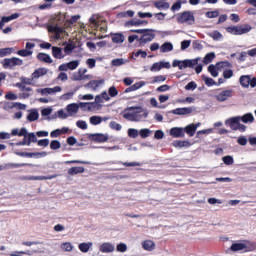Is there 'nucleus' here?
Returning a JSON list of instances; mask_svg holds the SVG:
<instances>
[{
  "instance_id": "40",
  "label": "nucleus",
  "mask_w": 256,
  "mask_h": 256,
  "mask_svg": "<svg viewBox=\"0 0 256 256\" xmlns=\"http://www.w3.org/2000/svg\"><path fill=\"white\" fill-rule=\"evenodd\" d=\"M17 55L20 57H30L31 55H33V51L27 49L18 50Z\"/></svg>"
},
{
  "instance_id": "54",
  "label": "nucleus",
  "mask_w": 256,
  "mask_h": 256,
  "mask_svg": "<svg viewBox=\"0 0 256 256\" xmlns=\"http://www.w3.org/2000/svg\"><path fill=\"white\" fill-rule=\"evenodd\" d=\"M143 23H144V21H142V20H137V21L131 20V21L126 22V23L124 24V26H126V27H130V26H140V25H142Z\"/></svg>"
},
{
  "instance_id": "2",
  "label": "nucleus",
  "mask_w": 256,
  "mask_h": 256,
  "mask_svg": "<svg viewBox=\"0 0 256 256\" xmlns=\"http://www.w3.org/2000/svg\"><path fill=\"white\" fill-rule=\"evenodd\" d=\"M141 109H142L141 107H136V106L127 107L123 111V118L131 122H139L140 120H142V118H147V116L149 115L148 112H144L142 116L139 114L140 111H136ZM132 111H136V112H132Z\"/></svg>"
},
{
  "instance_id": "64",
  "label": "nucleus",
  "mask_w": 256,
  "mask_h": 256,
  "mask_svg": "<svg viewBox=\"0 0 256 256\" xmlns=\"http://www.w3.org/2000/svg\"><path fill=\"white\" fill-rule=\"evenodd\" d=\"M161 69H163L159 62H155L153 66L150 67L151 72H159Z\"/></svg>"
},
{
  "instance_id": "1",
  "label": "nucleus",
  "mask_w": 256,
  "mask_h": 256,
  "mask_svg": "<svg viewBox=\"0 0 256 256\" xmlns=\"http://www.w3.org/2000/svg\"><path fill=\"white\" fill-rule=\"evenodd\" d=\"M256 250V242L250 240H239L234 242L230 246V251L239 252L243 251V253L253 252Z\"/></svg>"
},
{
  "instance_id": "11",
  "label": "nucleus",
  "mask_w": 256,
  "mask_h": 256,
  "mask_svg": "<svg viewBox=\"0 0 256 256\" xmlns=\"http://www.w3.org/2000/svg\"><path fill=\"white\" fill-rule=\"evenodd\" d=\"M194 107L175 108L174 110L168 111L172 115H189L194 112Z\"/></svg>"
},
{
  "instance_id": "43",
  "label": "nucleus",
  "mask_w": 256,
  "mask_h": 256,
  "mask_svg": "<svg viewBox=\"0 0 256 256\" xmlns=\"http://www.w3.org/2000/svg\"><path fill=\"white\" fill-rule=\"evenodd\" d=\"M107 94L110 96V98H115L119 95V92L115 86H110L109 90L107 91Z\"/></svg>"
},
{
  "instance_id": "61",
  "label": "nucleus",
  "mask_w": 256,
  "mask_h": 256,
  "mask_svg": "<svg viewBox=\"0 0 256 256\" xmlns=\"http://www.w3.org/2000/svg\"><path fill=\"white\" fill-rule=\"evenodd\" d=\"M61 249L66 251V252H71L72 251V244L70 242L62 243Z\"/></svg>"
},
{
  "instance_id": "47",
  "label": "nucleus",
  "mask_w": 256,
  "mask_h": 256,
  "mask_svg": "<svg viewBox=\"0 0 256 256\" xmlns=\"http://www.w3.org/2000/svg\"><path fill=\"white\" fill-rule=\"evenodd\" d=\"M205 16L208 19H216L219 17V11L218 10L208 11V12H206Z\"/></svg>"
},
{
  "instance_id": "31",
  "label": "nucleus",
  "mask_w": 256,
  "mask_h": 256,
  "mask_svg": "<svg viewBox=\"0 0 256 256\" xmlns=\"http://www.w3.org/2000/svg\"><path fill=\"white\" fill-rule=\"evenodd\" d=\"M88 79H91V75L89 74L74 73V75L72 76V80L74 81H84Z\"/></svg>"
},
{
  "instance_id": "59",
  "label": "nucleus",
  "mask_w": 256,
  "mask_h": 256,
  "mask_svg": "<svg viewBox=\"0 0 256 256\" xmlns=\"http://www.w3.org/2000/svg\"><path fill=\"white\" fill-rule=\"evenodd\" d=\"M116 251L117 252H121V253H125L127 251V246L125 243H120V244H117L116 246Z\"/></svg>"
},
{
  "instance_id": "28",
  "label": "nucleus",
  "mask_w": 256,
  "mask_h": 256,
  "mask_svg": "<svg viewBox=\"0 0 256 256\" xmlns=\"http://www.w3.org/2000/svg\"><path fill=\"white\" fill-rule=\"evenodd\" d=\"M141 246L146 251H153L156 247V244L151 240H146V241L141 243Z\"/></svg>"
},
{
  "instance_id": "12",
  "label": "nucleus",
  "mask_w": 256,
  "mask_h": 256,
  "mask_svg": "<svg viewBox=\"0 0 256 256\" xmlns=\"http://www.w3.org/2000/svg\"><path fill=\"white\" fill-rule=\"evenodd\" d=\"M154 38H156V34H154L153 31H150L148 33L143 34L140 38H138V43H140V45H145L153 41Z\"/></svg>"
},
{
  "instance_id": "5",
  "label": "nucleus",
  "mask_w": 256,
  "mask_h": 256,
  "mask_svg": "<svg viewBox=\"0 0 256 256\" xmlns=\"http://www.w3.org/2000/svg\"><path fill=\"white\" fill-rule=\"evenodd\" d=\"M177 22L179 24L194 25L195 17L192 11H184L177 16Z\"/></svg>"
},
{
  "instance_id": "19",
  "label": "nucleus",
  "mask_w": 256,
  "mask_h": 256,
  "mask_svg": "<svg viewBox=\"0 0 256 256\" xmlns=\"http://www.w3.org/2000/svg\"><path fill=\"white\" fill-rule=\"evenodd\" d=\"M16 19H19L18 13L11 14L10 16H3L0 20V30H3L5 23H9L10 21H14Z\"/></svg>"
},
{
  "instance_id": "30",
  "label": "nucleus",
  "mask_w": 256,
  "mask_h": 256,
  "mask_svg": "<svg viewBox=\"0 0 256 256\" xmlns=\"http://www.w3.org/2000/svg\"><path fill=\"white\" fill-rule=\"evenodd\" d=\"M240 121H242L244 124L253 123L255 121V117L252 113H246L240 117Z\"/></svg>"
},
{
  "instance_id": "41",
  "label": "nucleus",
  "mask_w": 256,
  "mask_h": 256,
  "mask_svg": "<svg viewBox=\"0 0 256 256\" xmlns=\"http://www.w3.org/2000/svg\"><path fill=\"white\" fill-rule=\"evenodd\" d=\"M89 122L92 125H99L102 123V117L101 116H92L89 118Z\"/></svg>"
},
{
  "instance_id": "39",
  "label": "nucleus",
  "mask_w": 256,
  "mask_h": 256,
  "mask_svg": "<svg viewBox=\"0 0 256 256\" xmlns=\"http://www.w3.org/2000/svg\"><path fill=\"white\" fill-rule=\"evenodd\" d=\"M92 243H81L78 246V249L82 252V253H87L89 251V249L91 248Z\"/></svg>"
},
{
  "instance_id": "32",
  "label": "nucleus",
  "mask_w": 256,
  "mask_h": 256,
  "mask_svg": "<svg viewBox=\"0 0 256 256\" xmlns=\"http://www.w3.org/2000/svg\"><path fill=\"white\" fill-rule=\"evenodd\" d=\"M171 51H173V44L170 42H165L160 46L161 53L171 52Z\"/></svg>"
},
{
  "instance_id": "60",
  "label": "nucleus",
  "mask_w": 256,
  "mask_h": 256,
  "mask_svg": "<svg viewBox=\"0 0 256 256\" xmlns=\"http://www.w3.org/2000/svg\"><path fill=\"white\" fill-rule=\"evenodd\" d=\"M86 65L89 69H94L96 67V60L94 58H89L86 60Z\"/></svg>"
},
{
  "instance_id": "14",
  "label": "nucleus",
  "mask_w": 256,
  "mask_h": 256,
  "mask_svg": "<svg viewBox=\"0 0 256 256\" xmlns=\"http://www.w3.org/2000/svg\"><path fill=\"white\" fill-rule=\"evenodd\" d=\"M89 140L97 143H105L108 142L109 138L108 135L98 133L89 135Z\"/></svg>"
},
{
  "instance_id": "36",
  "label": "nucleus",
  "mask_w": 256,
  "mask_h": 256,
  "mask_svg": "<svg viewBox=\"0 0 256 256\" xmlns=\"http://www.w3.org/2000/svg\"><path fill=\"white\" fill-rule=\"evenodd\" d=\"M202 80L205 82V85L208 86V87H211V86H217V83L215 82L214 79L212 78H209L205 75H202L201 76Z\"/></svg>"
},
{
  "instance_id": "58",
  "label": "nucleus",
  "mask_w": 256,
  "mask_h": 256,
  "mask_svg": "<svg viewBox=\"0 0 256 256\" xmlns=\"http://www.w3.org/2000/svg\"><path fill=\"white\" fill-rule=\"evenodd\" d=\"M109 126H110V129L112 130H116V131L122 130V126L115 121L110 122Z\"/></svg>"
},
{
  "instance_id": "16",
  "label": "nucleus",
  "mask_w": 256,
  "mask_h": 256,
  "mask_svg": "<svg viewBox=\"0 0 256 256\" xmlns=\"http://www.w3.org/2000/svg\"><path fill=\"white\" fill-rule=\"evenodd\" d=\"M241 117L237 116V117H233V118H229L228 120H226V125H228L230 127V129L236 131L238 130V126L241 125Z\"/></svg>"
},
{
  "instance_id": "27",
  "label": "nucleus",
  "mask_w": 256,
  "mask_h": 256,
  "mask_svg": "<svg viewBox=\"0 0 256 256\" xmlns=\"http://www.w3.org/2000/svg\"><path fill=\"white\" fill-rule=\"evenodd\" d=\"M123 42H125V36L122 33H114L112 35V43L122 44Z\"/></svg>"
},
{
  "instance_id": "57",
  "label": "nucleus",
  "mask_w": 256,
  "mask_h": 256,
  "mask_svg": "<svg viewBox=\"0 0 256 256\" xmlns=\"http://www.w3.org/2000/svg\"><path fill=\"white\" fill-rule=\"evenodd\" d=\"M195 89H197V83L195 82H189L188 84L185 85V90L186 91H194Z\"/></svg>"
},
{
  "instance_id": "56",
  "label": "nucleus",
  "mask_w": 256,
  "mask_h": 256,
  "mask_svg": "<svg viewBox=\"0 0 256 256\" xmlns=\"http://www.w3.org/2000/svg\"><path fill=\"white\" fill-rule=\"evenodd\" d=\"M76 127H78L81 130H87L88 125L87 122H85L84 120H78V122H76Z\"/></svg>"
},
{
  "instance_id": "26",
  "label": "nucleus",
  "mask_w": 256,
  "mask_h": 256,
  "mask_svg": "<svg viewBox=\"0 0 256 256\" xmlns=\"http://www.w3.org/2000/svg\"><path fill=\"white\" fill-rule=\"evenodd\" d=\"M37 59H38V61L44 62L47 64L53 63V60L51 59L50 55L43 53V52H40L37 54Z\"/></svg>"
},
{
  "instance_id": "21",
  "label": "nucleus",
  "mask_w": 256,
  "mask_h": 256,
  "mask_svg": "<svg viewBox=\"0 0 256 256\" xmlns=\"http://www.w3.org/2000/svg\"><path fill=\"white\" fill-rule=\"evenodd\" d=\"M48 74V69L45 67L38 68L31 74V79H38L40 77H44Z\"/></svg>"
},
{
  "instance_id": "7",
  "label": "nucleus",
  "mask_w": 256,
  "mask_h": 256,
  "mask_svg": "<svg viewBox=\"0 0 256 256\" xmlns=\"http://www.w3.org/2000/svg\"><path fill=\"white\" fill-rule=\"evenodd\" d=\"M23 60L19 58H4L2 62L3 69H13L16 66H22Z\"/></svg>"
},
{
  "instance_id": "20",
  "label": "nucleus",
  "mask_w": 256,
  "mask_h": 256,
  "mask_svg": "<svg viewBox=\"0 0 256 256\" xmlns=\"http://www.w3.org/2000/svg\"><path fill=\"white\" fill-rule=\"evenodd\" d=\"M99 251L103 254H109L115 251V246L109 242H105L102 245H100Z\"/></svg>"
},
{
  "instance_id": "17",
  "label": "nucleus",
  "mask_w": 256,
  "mask_h": 256,
  "mask_svg": "<svg viewBox=\"0 0 256 256\" xmlns=\"http://www.w3.org/2000/svg\"><path fill=\"white\" fill-rule=\"evenodd\" d=\"M15 154L18 157H26V158H33V157L39 158L40 156H46V152H15Z\"/></svg>"
},
{
  "instance_id": "29",
  "label": "nucleus",
  "mask_w": 256,
  "mask_h": 256,
  "mask_svg": "<svg viewBox=\"0 0 256 256\" xmlns=\"http://www.w3.org/2000/svg\"><path fill=\"white\" fill-rule=\"evenodd\" d=\"M183 4H187V0H177V2L172 4L171 12L175 13L176 11H180Z\"/></svg>"
},
{
  "instance_id": "44",
  "label": "nucleus",
  "mask_w": 256,
  "mask_h": 256,
  "mask_svg": "<svg viewBox=\"0 0 256 256\" xmlns=\"http://www.w3.org/2000/svg\"><path fill=\"white\" fill-rule=\"evenodd\" d=\"M126 61L124 58H117L112 60V66L113 67H120L122 65H125Z\"/></svg>"
},
{
  "instance_id": "35",
  "label": "nucleus",
  "mask_w": 256,
  "mask_h": 256,
  "mask_svg": "<svg viewBox=\"0 0 256 256\" xmlns=\"http://www.w3.org/2000/svg\"><path fill=\"white\" fill-rule=\"evenodd\" d=\"M62 90L61 86H54V88H45L42 89V93L45 94H52V93H60Z\"/></svg>"
},
{
  "instance_id": "62",
  "label": "nucleus",
  "mask_w": 256,
  "mask_h": 256,
  "mask_svg": "<svg viewBox=\"0 0 256 256\" xmlns=\"http://www.w3.org/2000/svg\"><path fill=\"white\" fill-rule=\"evenodd\" d=\"M35 143H37V145H38L39 147H48V145L50 144V140H48V139H42V140H38V141L35 142Z\"/></svg>"
},
{
  "instance_id": "42",
  "label": "nucleus",
  "mask_w": 256,
  "mask_h": 256,
  "mask_svg": "<svg viewBox=\"0 0 256 256\" xmlns=\"http://www.w3.org/2000/svg\"><path fill=\"white\" fill-rule=\"evenodd\" d=\"M78 110V104H69L68 106H66V111H68V113H78Z\"/></svg>"
},
{
  "instance_id": "46",
  "label": "nucleus",
  "mask_w": 256,
  "mask_h": 256,
  "mask_svg": "<svg viewBox=\"0 0 256 256\" xmlns=\"http://www.w3.org/2000/svg\"><path fill=\"white\" fill-rule=\"evenodd\" d=\"M190 142H188L187 140L184 141H175L174 142V146L175 147H179V148H183V147H190Z\"/></svg>"
},
{
  "instance_id": "3",
  "label": "nucleus",
  "mask_w": 256,
  "mask_h": 256,
  "mask_svg": "<svg viewBox=\"0 0 256 256\" xmlns=\"http://www.w3.org/2000/svg\"><path fill=\"white\" fill-rule=\"evenodd\" d=\"M11 135L18 136V137H24V138H26V142H28L30 144L38 142L36 134L34 132L27 133L26 128H21L20 130L17 128L13 129V130H11Z\"/></svg>"
},
{
  "instance_id": "24",
  "label": "nucleus",
  "mask_w": 256,
  "mask_h": 256,
  "mask_svg": "<svg viewBox=\"0 0 256 256\" xmlns=\"http://www.w3.org/2000/svg\"><path fill=\"white\" fill-rule=\"evenodd\" d=\"M104 83H105V80L103 79L91 80L90 82H88V84H86V86L89 87L90 89L96 90Z\"/></svg>"
},
{
  "instance_id": "23",
  "label": "nucleus",
  "mask_w": 256,
  "mask_h": 256,
  "mask_svg": "<svg viewBox=\"0 0 256 256\" xmlns=\"http://www.w3.org/2000/svg\"><path fill=\"white\" fill-rule=\"evenodd\" d=\"M51 50H52V57H54L55 59H63L64 58L62 48L52 46Z\"/></svg>"
},
{
  "instance_id": "8",
  "label": "nucleus",
  "mask_w": 256,
  "mask_h": 256,
  "mask_svg": "<svg viewBox=\"0 0 256 256\" xmlns=\"http://www.w3.org/2000/svg\"><path fill=\"white\" fill-rule=\"evenodd\" d=\"M79 66V60H73L68 63H64L59 65L58 71L59 72H67V71H74Z\"/></svg>"
},
{
  "instance_id": "48",
  "label": "nucleus",
  "mask_w": 256,
  "mask_h": 256,
  "mask_svg": "<svg viewBox=\"0 0 256 256\" xmlns=\"http://www.w3.org/2000/svg\"><path fill=\"white\" fill-rule=\"evenodd\" d=\"M209 37L213 40H221L223 38L222 34L219 31L210 32Z\"/></svg>"
},
{
  "instance_id": "63",
  "label": "nucleus",
  "mask_w": 256,
  "mask_h": 256,
  "mask_svg": "<svg viewBox=\"0 0 256 256\" xmlns=\"http://www.w3.org/2000/svg\"><path fill=\"white\" fill-rule=\"evenodd\" d=\"M222 161L225 165L231 166L233 164V157L232 156H225L222 158Z\"/></svg>"
},
{
  "instance_id": "37",
  "label": "nucleus",
  "mask_w": 256,
  "mask_h": 256,
  "mask_svg": "<svg viewBox=\"0 0 256 256\" xmlns=\"http://www.w3.org/2000/svg\"><path fill=\"white\" fill-rule=\"evenodd\" d=\"M184 132L189 135V137H193L195 132H197L196 126H186L184 129Z\"/></svg>"
},
{
  "instance_id": "52",
  "label": "nucleus",
  "mask_w": 256,
  "mask_h": 256,
  "mask_svg": "<svg viewBox=\"0 0 256 256\" xmlns=\"http://www.w3.org/2000/svg\"><path fill=\"white\" fill-rule=\"evenodd\" d=\"M167 77L164 75H158L153 78V81H151V84L161 83L166 81Z\"/></svg>"
},
{
  "instance_id": "55",
  "label": "nucleus",
  "mask_w": 256,
  "mask_h": 256,
  "mask_svg": "<svg viewBox=\"0 0 256 256\" xmlns=\"http://www.w3.org/2000/svg\"><path fill=\"white\" fill-rule=\"evenodd\" d=\"M119 16L122 18H126V17L132 18L133 16H135V11H132V10L124 11L122 13H119Z\"/></svg>"
},
{
  "instance_id": "13",
  "label": "nucleus",
  "mask_w": 256,
  "mask_h": 256,
  "mask_svg": "<svg viewBox=\"0 0 256 256\" xmlns=\"http://www.w3.org/2000/svg\"><path fill=\"white\" fill-rule=\"evenodd\" d=\"M48 31L54 34V40H61L65 33L64 28L58 26H51L50 29H48Z\"/></svg>"
},
{
  "instance_id": "51",
  "label": "nucleus",
  "mask_w": 256,
  "mask_h": 256,
  "mask_svg": "<svg viewBox=\"0 0 256 256\" xmlns=\"http://www.w3.org/2000/svg\"><path fill=\"white\" fill-rule=\"evenodd\" d=\"M49 145L51 150H59L61 148V143L58 140H52Z\"/></svg>"
},
{
  "instance_id": "6",
  "label": "nucleus",
  "mask_w": 256,
  "mask_h": 256,
  "mask_svg": "<svg viewBox=\"0 0 256 256\" xmlns=\"http://www.w3.org/2000/svg\"><path fill=\"white\" fill-rule=\"evenodd\" d=\"M198 65V58L192 60H174L172 61V67H178L179 70H183L186 68L193 69Z\"/></svg>"
},
{
  "instance_id": "50",
  "label": "nucleus",
  "mask_w": 256,
  "mask_h": 256,
  "mask_svg": "<svg viewBox=\"0 0 256 256\" xmlns=\"http://www.w3.org/2000/svg\"><path fill=\"white\" fill-rule=\"evenodd\" d=\"M117 164H122L124 167H140L142 165L139 162H117Z\"/></svg>"
},
{
  "instance_id": "34",
  "label": "nucleus",
  "mask_w": 256,
  "mask_h": 256,
  "mask_svg": "<svg viewBox=\"0 0 256 256\" xmlns=\"http://www.w3.org/2000/svg\"><path fill=\"white\" fill-rule=\"evenodd\" d=\"M28 122H34L36 120H39V112L37 110H31L30 114L27 116Z\"/></svg>"
},
{
  "instance_id": "49",
  "label": "nucleus",
  "mask_w": 256,
  "mask_h": 256,
  "mask_svg": "<svg viewBox=\"0 0 256 256\" xmlns=\"http://www.w3.org/2000/svg\"><path fill=\"white\" fill-rule=\"evenodd\" d=\"M139 135L141 138L146 139L151 135V131L148 128H144L139 131Z\"/></svg>"
},
{
  "instance_id": "9",
  "label": "nucleus",
  "mask_w": 256,
  "mask_h": 256,
  "mask_svg": "<svg viewBox=\"0 0 256 256\" xmlns=\"http://www.w3.org/2000/svg\"><path fill=\"white\" fill-rule=\"evenodd\" d=\"M229 62H218L216 65H209L208 72L212 75L213 78L218 77V69H222L223 67H228Z\"/></svg>"
},
{
  "instance_id": "33",
  "label": "nucleus",
  "mask_w": 256,
  "mask_h": 256,
  "mask_svg": "<svg viewBox=\"0 0 256 256\" xmlns=\"http://www.w3.org/2000/svg\"><path fill=\"white\" fill-rule=\"evenodd\" d=\"M251 80H252V78H250L249 75H244V76L240 77V85H242L243 88H249V84H250Z\"/></svg>"
},
{
  "instance_id": "38",
  "label": "nucleus",
  "mask_w": 256,
  "mask_h": 256,
  "mask_svg": "<svg viewBox=\"0 0 256 256\" xmlns=\"http://www.w3.org/2000/svg\"><path fill=\"white\" fill-rule=\"evenodd\" d=\"M215 59V53L214 52H209L208 54L205 55V58H203V64L208 65Z\"/></svg>"
},
{
  "instance_id": "53",
  "label": "nucleus",
  "mask_w": 256,
  "mask_h": 256,
  "mask_svg": "<svg viewBox=\"0 0 256 256\" xmlns=\"http://www.w3.org/2000/svg\"><path fill=\"white\" fill-rule=\"evenodd\" d=\"M127 135L133 139H136L139 136V131L135 128H130L129 131H127Z\"/></svg>"
},
{
  "instance_id": "25",
  "label": "nucleus",
  "mask_w": 256,
  "mask_h": 256,
  "mask_svg": "<svg viewBox=\"0 0 256 256\" xmlns=\"http://www.w3.org/2000/svg\"><path fill=\"white\" fill-rule=\"evenodd\" d=\"M170 135L174 138H180V137H184L185 133L183 128L174 127V128H171Z\"/></svg>"
},
{
  "instance_id": "10",
  "label": "nucleus",
  "mask_w": 256,
  "mask_h": 256,
  "mask_svg": "<svg viewBox=\"0 0 256 256\" xmlns=\"http://www.w3.org/2000/svg\"><path fill=\"white\" fill-rule=\"evenodd\" d=\"M58 175H49V176H23L24 181H46L57 178Z\"/></svg>"
},
{
  "instance_id": "45",
  "label": "nucleus",
  "mask_w": 256,
  "mask_h": 256,
  "mask_svg": "<svg viewBox=\"0 0 256 256\" xmlns=\"http://www.w3.org/2000/svg\"><path fill=\"white\" fill-rule=\"evenodd\" d=\"M12 51H13L12 48H2V49H0V58L11 55Z\"/></svg>"
},
{
  "instance_id": "15",
  "label": "nucleus",
  "mask_w": 256,
  "mask_h": 256,
  "mask_svg": "<svg viewBox=\"0 0 256 256\" xmlns=\"http://www.w3.org/2000/svg\"><path fill=\"white\" fill-rule=\"evenodd\" d=\"M232 96H233V90L229 89V90L222 91L218 95H216V100L219 102H225Z\"/></svg>"
},
{
  "instance_id": "4",
  "label": "nucleus",
  "mask_w": 256,
  "mask_h": 256,
  "mask_svg": "<svg viewBox=\"0 0 256 256\" xmlns=\"http://www.w3.org/2000/svg\"><path fill=\"white\" fill-rule=\"evenodd\" d=\"M250 31H252V26H250L249 24L226 27V32L235 36L244 35L246 33H249Z\"/></svg>"
},
{
  "instance_id": "22",
  "label": "nucleus",
  "mask_w": 256,
  "mask_h": 256,
  "mask_svg": "<svg viewBox=\"0 0 256 256\" xmlns=\"http://www.w3.org/2000/svg\"><path fill=\"white\" fill-rule=\"evenodd\" d=\"M85 168L84 166H74L68 169L69 176H75L78 174H84Z\"/></svg>"
},
{
  "instance_id": "18",
  "label": "nucleus",
  "mask_w": 256,
  "mask_h": 256,
  "mask_svg": "<svg viewBox=\"0 0 256 256\" xmlns=\"http://www.w3.org/2000/svg\"><path fill=\"white\" fill-rule=\"evenodd\" d=\"M155 9H158L160 11H167L170 9V3H168L166 0H157L153 3Z\"/></svg>"
}]
</instances>
